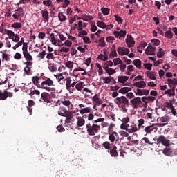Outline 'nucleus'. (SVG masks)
I'll return each instance as SVG.
<instances>
[{
    "instance_id": "nucleus-1",
    "label": "nucleus",
    "mask_w": 177,
    "mask_h": 177,
    "mask_svg": "<svg viewBox=\"0 0 177 177\" xmlns=\"http://www.w3.org/2000/svg\"><path fill=\"white\" fill-rule=\"evenodd\" d=\"M48 86H55V82L50 77H46V76H43L42 82L41 85L39 86L40 89H45V91H48V92H50L52 91V88Z\"/></svg>"
},
{
    "instance_id": "nucleus-2",
    "label": "nucleus",
    "mask_w": 177,
    "mask_h": 177,
    "mask_svg": "<svg viewBox=\"0 0 177 177\" xmlns=\"http://www.w3.org/2000/svg\"><path fill=\"white\" fill-rule=\"evenodd\" d=\"M121 129L127 131L129 133H133L138 132V126L136 124L130 122L129 124H122L120 125Z\"/></svg>"
},
{
    "instance_id": "nucleus-3",
    "label": "nucleus",
    "mask_w": 177,
    "mask_h": 177,
    "mask_svg": "<svg viewBox=\"0 0 177 177\" xmlns=\"http://www.w3.org/2000/svg\"><path fill=\"white\" fill-rule=\"evenodd\" d=\"M86 128L87 129L88 135L90 136H95V133H97L99 131H100V126L97 124H91V123H88L86 125Z\"/></svg>"
},
{
    "instance_id": "nucleus-4",
    "label": "nucleus",
    "mask_w": 177,
    "mask_h": 177,
    "mask_svg": "<svg viewBox=\"0 0 177 177\" xmlns=\"http://www.w3.org/2000/svg\"><path fill=\"white\" fill-rule=\"evenodd\" d=\"M165 125H168V123H156L152 125L147 126L144 131L146 133H151V132H157V127L161 128L162 127H165Z\"/></svg>"
},
{
    "instance_id": "nucleus-5",
    "label": "nucleus",
    "mask_w": 177,
    "mask_h": 177,
    "mask_svg": "<svg viewBox=\"0 0 177 177\" xmlns=\"http://www.w3.org/2000/svg\"><path fill=\"white\" fill-rule=\"evenodd\" d=\"M41 99L46 103H55L58 104L60 102V100H54L53 99H50V94L48 93H41Z\"/></svg>"
},
{
    "instance_id": "nucleus-6",
    "label": "nucleus",
    "mask_w": 177,
    "mask_h": 177,
    "mask_svg": "<svg viewBox=\"0 0 177 177\" xmlns=\"http://www.w3.org/2000/svg\"><path fill=\"white\" fill-rule=\"evenodd\" d=\"M115 103L120 106H129V100L127 99L125 96H121L120 97H116L114 100Z\"/></svg>"
},
{
    "instance_id": "nucleus-7",
    "label": "nucleus",
    "mask_w": 177,
    "mask_h": 177,
    "mask_svg": "<svg viewBox=\"0 0 177 177\" xmlns=\"http://www.w3.org/2000/svg\"><path fill=\"white\" fill-rule=\"evenodd\" d=\"M74 114H75V111H66V113H65V114L63 116L66 117L65 122L66 124H70L71 123V121H74V120H73V118H74Z\"/></svg>"
},
{
    "instance_id": "nucleus-8",
    "label": "nucleus",
    "mask_w": 177,
    "mask_h": 177,
    "mask_svg": "<svg viewBox=\"0 0 177 177\" xmlns=\"http://www.w3.org/2000/svg\"><path fill=\"white\" fill-rule=\"evenodd\" d=\"M170 141L167 140L163 135L160 136L157 138V145H162L163 146H169Z\"/></svg>"
},
{
    "instance_id": "nucleus-9",
    "label": "nucleus",
    "mask_w": 177,
    "mask_h": 177,
    "mask_svg": "<svg viewBox=\"0 0 177 177\" xmlns=\"http://www.w3.org/2000/svg\"><path fill=\"white\" fill-rule=\"evenodd\" d=\"M130 103H131L133 109H138L139 104H141L142 103V100L140 99V97H137L134 99H132L130 101Z\"/></svg>"
},
{
    "instance_id": "nucleus-10",
    "label": "nucleus",
    "mask_w": 177,
    "mask_h": 177,
    "mask_svg": "<svg viewBox=\"0 0 177 177\" xmlns=\"http://www.w3.org/2000/svg\"><path fill=\"white\" fill-rule=\"evenodd\" d=\"M145 53L147 56H156V47L149 46L145 50Z\"/></svg>"
},
{
    "instance_id": "nucleus-11",
    "label": "nucleus",
    "mask_w": 177,
    "mask_h": 177,
    "mask_svg": "<svg viewBox=\"0 0 177 177\" xmlns=\"http://www.w3.org/2000/svg\"><path fill=\"white\" fill-rule=\"evenodd\" d=\"M113 35L115 38L121 39V38H125V35H127V30H121L120 31H114Z\"/></svg>"
},
{
    "instance_id": "nucleus-12",
    "label": "nucleus",
    "mask_w": 177,
    "mask_h": 177,
    "mask_svg": "<svg viewBox=\"0 0 177 177\" xmlns=\"http://www.w3.org/2000/svg\"><path fill=\"white\" fill-rule=\"evenodd\" d=\"M42 76H33L32 77V82L37 86V88H39V86H41V80H42Z\"/></svg>"
},
{
    "instance_id": "nucleus-13",
    "label": "nucleus",
    "mask_w": 177,
    "mask_h": 177,
    "mask_svg": "<svg viewBox=\"0 0 177 177\" xmlns=\"http://www.w3.org/2000/svg\"><path fill=\"white\" fill-rule=\"evenodd\" d=\"M150 93V90L147 89H140L137 88V92L136 93V96H147Z\"/></svg>"
},
{
    "instance_id": "nucleus-14",
    "label": "nucleus",
    "mask_w": 177,
    "mask_h": 177,
    "mask_svg": "<svg viewBox=\"0 0 177 177\" xmlns=\"http://www.w3.org/2000/svg\"><path fill=\"white\" fill-rule=\"evenodd\" d=\"M165 156H168L169 157H174V148L172 147H166L162 151Z\"/></svg>"
},
{
    "instance_id": "nucleus-15",
    "label": "nucleus",
    "mask_w": 177,
    "mask_h": 177,
    "mask_svg": "<svg viewBox=\"0 0 177 177\" xmlns=\"http://www.w3.org/2000/svg\"><path fill=\"white\" fill-rule=\"evenodd\" d=\"M126 44L129 48H132L135 45V40L131 35H127L126 38Z\"/></svg>"
},
{
    "instance_id": "nucleus-16",
    "label": "nucleus",
    "mask_w": 177,
    "mask_h": 177,
    "mask_svg": "<svg viewBox=\"0 0 177 177\" xmlns=\"http://www.w3.org/2000/svg\"><path fill=\"white\" fill-rule=\"evenodd\" d=\"M103 68L106 73H108L109 75H111V60H109L104 63Z\"/></svg>"
},
{
    "instance_id": "nucleus-17",
    "label": "nucleus",
    "mask_w": 177,
    "mask_h": 177,
    "mask_svg": "<svg viewBox=\"0 0 177 177\" xmlns=\"http://www.w3.org/2000/svg\"><path fill=\"white\" fill-rule=\"evenodd\" d=\"M118 53H119V55H121V56H124V55H129V50L128 48H125V47H120L118 48Z\"/></svg>"
},
{
    "instance_id": "nucleus-18",
    "label": "nucleus",
    "mask_w": 177,
    "mask_h": 177,
    "mask_svg": "<svg viewBox=\"0 0 177 177\" xmlns=\"http://www.w3.org/2000/svg\"><path fill=\"white\" fill-rule=\"evenodd\" d=\"M41 16L44 19V21H49V11L46 9L41 10Z\"/></svg>"
},
{
    "instance_id": "nucleus-19",
    "label": "nucleus",
    "mask_w": 177,
    "mask_h": 177,
    "mask_svg": "<svg viewBox=\"0 0 177 177\" xmlns=\"http://www.w3.org/2000/svg\"><path fill=\"white\" fill-rule=\"evenodd\" d=\"M33 106H35V102L32 100H29L28 102L27 110L30 113V115H31V113H32Z\"/></svg>"
},
{
    "instance_id": "nucleus-20",
    "label": "nucleus",
    "mask_w": 177,
    "mask_h": 177,
    "mask_svg": "<svg viewBox=\"0 0 177 177\" xmlns=\"http://www.w3.org/2000/svg\"><path fill=\"white\" fill-rule=\"evenodd\" d=\"M109 59V53H107V50H104V55L100 54L98 55L99 60H103L104 62Z\"/></svg>"
},
{
    "instance_id": "nucleus-21",
    "label": "nucleus",
    "mask_w": 177,
    "mask_h": 177,
    "mask_svg": "<svg viewBox=\"0 0 177 177\" xmlns=\"http://www.w3.org/2000/svg\"><path fill=\"white\" fill-rule=\"evenodd\" d=\"M99 139V138L94 136L91 139V143L93 146V147H95V149H99V147H100V146L99 145V142H97V140Z\"/></svg>"
},
{
    "instance_id": "nucleus-22",
    "label": "nucleus",
    "mask_w": 177,
    "mask_h": 177,
    "mask_svg": "<svg viewBox=\"0 0 177 177\" xmlns=\"http://www.w3.org/2000/svg\"><path fill=\"white\" fill-rule=\"evenodd\" d=\"M133 86L136 88H146V82L145 81H140L133 84Z\"/></svg>"
},
{
    "instance_id": "nucleus-23",
    "label": "nucleus",
    "mask_w": 177,
    "mask_h": 177,
    "mask_svg": "<svg viewBox=\"0 0 177 177\" xmlns=\"http://www.w3.org/2000/svg\"><path fill=\"white\" fill-rule=\"evenodd\" d=\"M97 26L101 28H106V30H110V27H111V25H106L104 22L100 21L97 22Z\"/></svg>"
},
{
    "instance_id": "nucleus-24",
    "label": "nucleus",
    "mask_w": 177,
    "mask_h": 177,
    "mask_svg": "<svg viewBox=\"0 0 177 177\" xmlns=\"http://www.w3.org/2000/svg\"><path fill=\"white\" fill-rule=\"evenodd\" d=\"M68 110L64 106H59L57 111L58 115L63 117Z\"/></svg>"
},
{
    "instance_id": "nucleus-25",
    "label": "nucleus",
    "mask_w": 177,
    "mask_h": 177,
    "mask_svg": "<svg viewBox=\"0 0 177 177\" xmlns=\"http://www.w3.org/2000/svg\"><path fill=\"white\" fill-rule=\"evenodd\" d=\"M133 64L137 67V68H139V70H140V68H142V61H140V59H136L133 61Z\"/></svg>"
},
{
    "instance_id": "nucleus-26",
    "label": "nucleus",
    "mask_w": 177,
    "mask_h": 177,
    "mask_svg": "<svg viewBox=\"0 0 177 177\" xmlns=\"http://www.w3.org/2000/svg\"><path fill=\"white\" fill-rule=\"evenodd\" d=\"M24 57L27 60V62H31L32 60V56L28 51H26L25 53H23Z\"/></svg>"
},
{
    "instance_id": "nucleus-27",
    "label": "nucleus",
    "mask_w": 177,
    "mask_h": 177,
    "mask_svg": "<svg viewBox=\"0 0 177 177\" xmlns=\"http://www.w3.org/2000/svg\"><path fill=\"white\" fill-rule=\"evenodd\" d=\"M132 91V88L131 87H123L119 90V93H128V92H131Z\"/></svg>"
},
{
    "instance_id": "nucleus-28",
    "label": "nucleus",
    "mask_w": 177,
    "mask_h": 177,
    "mask_svg": "<svg viewBox=\"0 0 177 177\" xmlns=\"http://www.w3.org/2000/svg\"><path fill=\"white\" fill-rule=\"evenodd\" d=\"M8 99V91H4L3 93L2 91L0 90V100H6Z\"/></svg>"
},
{
    "instance_id": "nucleus-29",
    "label": "nucleus",
    "mask_w": 177,
    "mask_h": 177,
    "mask_svg": "<svg viewBox=\"0 0 177 177\" xmlns=\"http://www.w3.org/2000/svg\"><path fill=\"white\" fill-rule=\"evenodd\" d=\"M55 55H57L56 51H54L53 53H46V58L48 59V60H52L55 59Z\"/></svg>"
},
{
    "instance_id": "nucleus-30",
    "label": "nucleus",
    "mask_w": 177,
    "mask_h": 177,
    "mask_svg": "<svg viewBox=\"0 0 177 177\" xmlns=\"http://www.w3.org/2000/svg\"><path fill=\"white\" fill-rule=\"evenodd\" d=\"M82 20H83V21H91V20H93V17L91 15H82Z\"/></svg>"
},
{
    "instance_id": "nucleus-31",
    "label": "nucleus",
    "mask_w": 177,
    "mask_h": 177,
    "mask_svg": "<svg viewBox=\"0 0 177 177\" xmlns=\"http://www.w3.org/2000/svg\"><path fill=\"white\" fill-rule=\"evenodd\" d=\"M128 80H129V77L128 76L118 77V82H120V84H125Z\"/></svg>"
},
{
    "instance_id": "nucleus-32",
    "label": "nucleus",
    "mask_w": 177,
    "mask_h": 177,
    "mask_svg": "<svg viewBox=\"0 0 177 177\" xmlns=\"http://www.w3.org/2000/svg\"><path fill=\"white\" fill-rule=\"evenodd\" d=\"M77 119L78 120L77 122V127H83V125H85V119L82 117L77 118Z\"/></svg>"
},
{
    "instance_id": "nucleus-33",
    "label": "nucleus",
    "mask_w": 177,
    "mask_h": 177,
    "mask_svg": "<svg viewBox=\"0 0 177 177\" xmlns=\"http://www.w3.org/2000/svg\"><path fill=\"white\" fill-rule=\"evenodd\" d=\"M4 32H6V34H7V35H8V38L10 39H12V38H13V37H15V32L9 30L8 29H4Z\"/></svg>"
},
{
    "instance_id": "nucleus-34",
    "label": "nucleus",
    "mask_w": 177,
    "mask_h": 177,
    "mask_svg": "<svg viewBox=\"0 0 177 177\" xmlns=\"http://www.w3.org/2000/svg\"><path fill=\"white\" fill-rule=\"evenodd\" d=\"M93 102H95V103H96V104H97L98 106H100V104L103 103V101H102V100H100V98H99L97 95H95L93 97Z\"/></svg>"
},
{
    "instance_id": "nucleus-35",
    "label": "nucleus",
    "mask_w": 177,
    "mask_h": 177,
    "mask_svg": "<svg viewBox=\"0 0 177 177\" xmlns=\"http://www.w3.org/2000/svg\"><path fill=\"white\" fill-rule=\"evenodd\" d=\"M165 37L168 39H172L174 38V33L171 30H167L165 32Z\"/></svg>"
},
{
    "instance_id": "nucleus-36",
    "label": "nucleus",
    "mask_w": 177,
    "mask_h": 177,
    "mask_svg": "<svg viewBox=\"0 0 177 177\" xmlns=\"http://www.w3.org/2000/svg\"><path fill=\"white\" fill-rule=\"evenodd\" d=\"M165 55V52L164 51V50H162V48H159L158 51L157 52V57H158L159 59H161L164 57Z\"/></svg>"
},
{
    "instance_id": "nucleus-37",
    "label": "nucleus",
    "mask_w": 177,
    "mask_h": 177,
    "mask_svg": "<svg viewBox=\"0 0 177 177\" xmlns=\"http://www.w3.org/2000/svg\"><path fill=\"white\" fill-rule=\"evenodd\" d=\"M146 74L149 78L151 80H157V77H156V73L154 72H146Z\"/></svg>"
},
{
    "instance_id": "nucleus-38",
    "label": "nucleus",
    "mask_w": 177,
    "mask_h": 177,
    "mask_svg": "<svg viewBox=\"0 0 177 177\" xmlns=\"http://www.w3.org/2000/svg\"><path fill=\"white\" fill-rule=\"evenodd\" d=\"M45 56H46V51L42 50L37 55V58H39V60H44V59H45Z\"/></svg>"
},
{
    "instance_id": "nucleus-39",
    "label": "nucleus",
    "mask_w": 177,
    "mask_h": 177,
    "mask_svg": "<svg viewBox=\"0 0 177 177\" xmlns=\"http://www.w3.org/2000/svg\"><path fill=\"white\" fill-rule=\"evenodd\" d=\"M58 18L61 22L66 21L67 20V17H66V15H64L62 12H59L58 14Z\"/></svg>"
},
{
    "instance_id": "nucleus-40",
    "label": "nucleus",
    "mask_w": 177,
    "mask_h": 177,
    "mask_svg": "<svg viewBox=\"0 0 177 177\" xmlns=\"http://www.w3.org/2000/svg\"><path fill=\"white\" fill-rule=\"evenodd\" d=\"M75 88L77 91H82V89H84V82H80L79 83L76 84Z\"/></svg>"
},
{
    "instance_id": "nucleus-41",
    "label": "nucleus",
    "mask_w": 177,
    "mask_h": 177,
    "mask_svg": "<svg viewBox=\"0 0 177 177\" xmlns=\"http://www.w3.org/2000/svg\"><path fill=\"white\" fill-rule=\"evenodd\" d=\"M158 121H159V122H162V124H168V121H169V118H168V117H162L158 119Z\"/></svg>"
},
{
    "instance_id": "nucleus-42",
    "label": "nucleus",
    "mask_w": 177,
    "mask_h": 177,
    "mask_svg": "<svg viewBox=\"0 0 177 177\" xmlns=\"http://www.w3.org/2000/svg\"><path fill=\"white\" fill-rule=\"evenodd\" d=\"M66 90L70 91V85H71V82H72L71 77H66Z\"/></svg>"
},
{
    "instance_id": "nucleus-43",
    "label": "nucleus",
    "mask_w": 177,
    "mask_h": 177,
    "mask_svg": "<svg viewBox=\"0 0 177 177\" xmlns=\"http://www.w3.org/2000/svg\"><path fill=\"white\" fill-rule=\"evenodd\" d=\"M48 70H50L51 73H55V71H57V68L55 66V64H48Z\"/></svg>"
},
{
    "instance_id": "nucleus-44",
    "label": "nucleus",
    "mask_w": 177,
    "mask_h": 177,
    "mask_svg": "<svg viewBox=\"0 0 177 177\" xmlns=\"http://www.w3.org/2000/svg\"><path fill=\"white\" fill-rule=\"evenodd\" d=\"M117 147L116 146H114L113 148H112V150H111V156L112 157H117L118 156V152H117Z\"/></svg>"
},
{
    "instance_id": "nucleus-45",
    "label": "nucleus",
    "mask_w": 177,
    "mask_h": 177,
    "mask_svg": "<svg viewBox=\"0 0 177 177\" xmlns=\"http://www.w3.org/2000/svg\"><path fill=\"white\" fill-rule=\"evenodd\" d=\"M3 60H6V62H9L10 60V55L6 53L2 54V62H3Z\"/></svg>"
},
{
    "instance_id": "nucleus-46",
    "label": "nucleus",
    "mask_w": 177,
    "mask_h": 177,
    "mask_svg": "<svg viewBox=\"0 0 177 177\" xmlns=\"http://www.w3.org/2000/svg\"><path fill=\"white\" fill-rule=\"evenodd\" d=\"M118 133L117 132H113L111 134V142H114V140H118Z\"/></svg>"
},
{
    "instance_id": "nucleus-47",
    "label": "nucleus",
    "mask_w": 177,
    "mask_h": 177,
    "mask_svg": "<svg viewBox=\"0 0 177 177\" xmlns=\"http://www.w3.org/2000/svg\"><path fill=\"white\" fill-rule=\"evenodd\" d=\"M15 12L18 16H21V17L24 15V12H23V8L21 7L17 9Z\"/></svg>"
},
{
    "instance_id": "nucleus-48",
    "label": "nucleus",
    "mask_w": 177,
    "mask_h": 177,
    "mask_svg": "<svg viewBox=\"0 0 177 177\" xmlns=\"http://www.w3.org/2000/svg\"><path fill=\"white\" fill-rule=\"evenodd\" d=\"M101 12L103 13L104 16H107V15L110 13V9L103 7L101 8Z\"/></svg>"
},
{
    "instance_id": "nucleus-49",
    "label": "nucleus",
    "mask_w": 177,
    "mask_h": 177,
    "mask_svg": "<svg viewBox=\"0 0 177 177\" xmlns=\"http://www.w3.org/2000/svg\"><path fill=\"white\" fill-rule=\"evenodd\" d=\"M80 114H85V113H91V108H83L80 111Z\"/></svg>"
},
{
    "instance_id": "nucleus-50",
    "label": "nucleus",
    "mask_w": 177,
    "mask_h": 177,
    "mask_svg": "<svg viewBox=\"0 0 177 177\" xmlns=\"http://www.w3.org/2000/svg\"><path fill=\"white\" fill-rule=\"evenodd\" d=\"M12 27H13V28H15V30H19V28H21V23L15 22L12 24Z\"/></svg>"
},
{
    "instance_id": "nucleus-51",
    "label": "nucleus",
    "mask_w": 177,
    "mask_h": 177,
    "mask_svg": "<svg viewBox=\"0 0 177 177\" xmlns=\"http://www.w3.org/2000/svg\"><path fill=\"white\" fill-rule=\"evenodd\" d=\"M151 43L153 44V45H154V46H158L159 45H160L161 41L158 39H153L151 40Z\"/></svg>"
},
{
    "instance_id": "nucleus-52",
    "label": "nucleus",
    "mask_w": 177,
    "mask_h": 177,
    "mask_svg": "<svg viewBox=\"0 0 177 177\" xmlns=\"http://www.w3.org/2000/svg\"><path fill=\"white\" fill-rule=\"evenodd\" d=\"M102 146H103V147H104V149H106V150H109L111 147V144H110L109 142L106 141V142H103Z\"/></svg>"
},
{
    "instance_id": "nucleus-53",
    "label": "nucleus",
    "mask_w": 177,
    "mask_h": 177,
    "mask_svg": "<svg viewBox=\"0 0 177 177\" xmlns=\"http://www.w3.org/2000/svg\"><path fill=\"white\" fill-rule=\"evenodd\" d=\"M165 95H168L169 97H172V96H175V93L171 91V89L166 90L165 91Z\"/></svg>"
},
{
    "instance_id": "nucleus-54",
    "label": "nucleus",
    "mask_w": 177,
    "mask_h": 177,
    "mask_svg": "<svg viewBox=\"0 0 177 177\" xmlns=\"http://www.w3.org/2000/svg\"><path fill=\"white\" fill-rule=\"evenodd\" d=\"M111 56L112 57H117V51H115V46L113 45L111 48Z\"/></svg>"
},
{
    "instance_id": "nucleus-55",
    "label": "nucleus",
    "mask_w": 177,
    "mask_h": 177,
    "mask_svg": "<svg viewBox=\"0 0 177 177\" xmlns=\"http://www.w3.org/2000/svg\"><path fill=\"white\" fill-rule=\"evenodd\" d=\"M64 106H66L68 109H70V106H71V102L70 100H64L61 102Z\"/></svg>"
},
{
    "instance_id": "nucleus-56",
    "label": "nucleus",
    "mask_w": 177,
    "mask_h": 177,
    "mask_svg": "<svg viewBox=\"0 0 177 177\" xmlns=\"http://www.w3.org/2000/svg\"><path fill=\"white\" fill-rule=\"evenodd\" d=\"M104 84H110L111 82V77H102Z\"/></svg>"
},
{
    "instance_id": "nucleus-57",
    "label": "nucleus",
    "mask_w": 177,
    "mask_h": 177,
    "mask_svg": "<svg viewBox=\"0 0 177 177\" xmlns=\"http://www.w3.org/2000/svg\"><path fill=\"white\" fill-rule=\"evenodd\" d=\"M65 66L68 68H73V66H74V62H73L72 61H68L66 64Z\"/></svg>"
},
{
    "instance_id": "nucleus-58",
    "label": "nucleus",
    "mask_w": 177,
    "mask_h": 177,
    "mask_svg": "<svg viewBox=\"0 0 177 177\" xmlns=\"http://www.w3.org/2000/svg\"><path fill=\"white\" fill-rule=\"evenodd\" d=\"M24 73L26 74V75H31V68L26 66L24 68Z\"/></svg>"
},
{
    "instance_id": "nucleus-59",
    "label": "nucleus",
    "mask_w": 177,
    "mask_h": 177,
    "mask_svg": "<svg viewBox=\"0 0 177 177\" xmlns=\"http://www.w3.org/2000/svg\"><path fill=\"white\" fill-rule=\"evenodd\" d=\"M114 66H118V64H122V61L120 58H115L113 59Z\"/></svg>"
},
{
    "instance_id": "nucleus-60",
    "label": "nucleus",
    "mask_w": 177,
    "mask_h": 177,
    "mask_svg": "<svg viewBox=\"0 0 177 177\" xmlns=\"http://www.w3.org/2000/svg\"><path fill=\"white\" fill-rule=\"evenodd\" d=\"M142 140H144L145 143H146L147 145H153V142H151V141H150V140L147 137H143Z\"/></svg>"
},
{
    "instance_id": "nucleus-61",
    "label": "nucleus",
    "mask_w": 177,
    "mask_h": 177,
    "mask_svg": "<svg viewBox=\"0 0 177 177\" xmlns=\"http://www.w3.org/2000/svg\"><path fill=\"white\" fill-rule=\"evenodd\" d=\"M99 45L100 46H101L102 48H103V46H104L106 45V43L104 41V37H101L100 39V41H99Z\"/></svg>"
},
{
    "instance_id": "nucleus-62",
    "label": "nucleus",
    "mask_w": 177,
    "mask_h": 177,
    "mask_svg": "<svg viewBox=\"0 0 177 177\" xmlns=\"http://www.w3.org/2000/svg\"><path fill=\"white\" fill-rule=\"evenodd\" d=\"M13 42H19L20 41V37L18 36L17 34H15L13 38L11 39Z\"/></svg>"
},
{
    "instance_id": "nucleus-63",
    "label": "nucleus",
    "mask_w": 177,
    "mask_h": 177,
    "mask_svg": "<svg viewBox=\"0 0 177 177\" xmlns=\"http://www.w3.org/2000/svg\"><path fill=\"white\" fill-rule=\"evenodd\" d=\"M144 67L147 70L151 71L153 67V64H144Z\"/></svg>"
},
{
    "instance_id": "nucleus-64",
    "label": "nucleus",
    "mask_w": 177,
    "mask_h": 177,
    "mask_svg": "<svg viewBox=\"0 0 177 177\" xmlns=\"http://www.w3.org/2000/svg\"><path fill=\"white\" fill-rule=\"evenodd\" d=\"M143 124H145V120L144 119H140L138 120V129H140V128L142 127V125H143Z\"/></svg>"
}]
</instances>
